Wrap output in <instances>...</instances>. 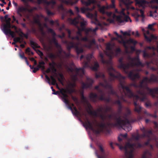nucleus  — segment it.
<instances>
[{"instance_id":"1","label":"nucleus","mask_w":158,"mask_h":158,"mask_svg":"<svg viewBox=\"0 0 158 158\" xmlns=\"http://www.w3.org/2000/svg\"><path fill=\"white\" fill-rule=\"evenodd\" d=\"M108 72L110 77V81H114L115 78L118 79L119 81V85L123 89H125L126 91V95L130 98H133L134 111L138 114V118L139 120L142 119L143 117L141 115V113L143 111L142 108L137 102L139 99H140L141 101H143L146 100L147 97L146 93L143 90H139L137 91V93L141 96L135 94L128 86L125 85L126 82L124 80L125 79V77L122 76L119 72H117L111 66L108 68Z\"/></svg>"},{"instance_id":"2","label":"nucleus","mask_w":158,"mask_h":158,"mask_svg":"<svg viewBox=\"0 0 158 158\" xmlns=\"http://www.w3.org/2000/svg\"><path fill=\"white\" fill-rule=\"evenodd\" d=\"M110 124L107 123H105L104 122H102L100 124H97V127H99V128L96 129L93 127L92 123L89 121L88 118H86V120L83 123V126L86 129H89L92 131L96 135H98L101 132H105L107 133H109L110 129L109 127Z\"/></svg>"},{"instance_id":"3","label":"nucleus","mask_w":158,"mask_h":158,"mask_svg":"<svg viewBox=\"0 0 158 158\" xmlns=\"http://www.w3.org/2000/svg\"><path fill=\"white\" fill-rule=\"evenodd\" d=\"M128 116L127 114H124L123 117L124 119H122L120 114L118 117H117V114H115L114 117L116 122L114 123H111V125L115 126L121 127L126 131H130L131 130L132 127L128 118Z\"/></svg>"},{"instance_id":"4","label":"nucleus","mask_w":158,"mask_h":158,"mask_svg":"<svg viewBox=\"0 0 158 158\" xmlns=\"http://www.w3.org/2000/svg\"><path fill=\"white\" fill-rule=\"evenodd\" d=\"M142 81L144 89L147 90L148 94L152 97H155L156 94H158V87L153 89L150 88L148 86V84L151 82L158 83V77L153 74H152L150 75V78H148L147 77H144Z\"/></svg>"},{"instance_id":"5","label":"nucleus","mask_w":158,"mask_h":158,"mask_svg":"<svg viewBox=\"0 0 158 158\" xmlns=\"http://www.w3.org/2000/svg\"><path fill=\"white\" fill-rule=\"evenodd\" d=\"M143 145L139 142L133 143H131L129 142H127L124 146L120 145L119 149L121 150H123L124 151L125 155L127 158H133L134 156L133 150L131 149L130 151H128V148L134 149V148H140L143 147Z\"/></svg>"},{"instance_id":"6","label":"nucleus","mask_w":158,"mask_h":158,"mask_svg":"<svg viewBox=\"0 0 158 158\" xmlns=\"http://www.w3.org/2000/svg\"><path fill=\"white\" fill-rule=\"evenodd\" d=\"M123 58H121L119 59V64L118 67L122 69L125 73L128 74V77L132 81H135L136 79L139 78L140 76L138 73H134L133 70L128 71V70L129 69V63H124L123 62Z\"/></svg>"},{"instance_id":"7","label":"nucleus","mask_w":158,"mask_h":158,"mask_svg":"<svg viewBox=\"0 0 158 158\" xmlns=\"http://www.w3.org/2000/svg\"><path fill=\"white\" fill-rule=\"evenodd\" d=\"M136 5V6L139 7V8H142V9H144L148 5L149 3L151 4V7L152 9H154V10H151L150 11V16H152L153 14L156 13V10L158 9V6L156 5H153V4L156 2L158 3V1H135Z\"/></svg>"},{"instance_id":"8","label":"nucleus","mask_w":158,"mask_h":158,"mask_svg":"<svg viewBox=\"0 0 158 158\" xmlns=\"http://www.w3.org/2000/svg\"><path fill=\"white\" fill-rule=\"evenodd\" d=\"M94 6H93V8L91 9L89 7L85 8L84 7H82L81 8H80V10L79 8L78 7L75 6V10L76 12L77 15V16L73 19H69V22L71 24L75 26L77 25L79 23V20L81 18V16L80 15H78V14L80 12L82 13L85 14L86 11L89 10H92L94 9Z\"/></svg>"},{"instance_id":"9","label":"nucleus","mask_w":158,"mask_h":158,"mask_svg":"<svg viewBox=\"0 0 158 158\" xmlns=\"http://www.w3.org/2000/svg\"><path fill=\"white\" fill-rule=\"evenodd\" d=\"M124 8H122L121 11H118L117 9H115V12L119 14L118 16H117L115 14L113 15V18H116V20L120 23L124 22H128L130 20V22H131L129 17L125 13Z\"/></svg>"},{"instance_id":"10","label":"nucleus","mask_w":158,"mask_h":158,"mask_svg":"<svg viewBox=\"0 0 158 158\" xmlns=\"http://www.w3.org/2000/svg\"><path fill=\"white\" fill-rule=\"evenodd\" d=\"M92 57L93 55L91 54H89L86 56L85 60L82 62L83 66V68L84 69L86 68H90L93 70L97 71L98 69L99 66L98 62H95L93 66L91 67L89 65L90 60Z\"/></svg>"},{"instance_id":"11","label":"nucleus","mask_w":158,"mask_h":158,"mask_svg":"<svg viewBox=\"0 0 158 158\" xmlns=\"http://www.w3.org/2000/svg\"><path fill=\"white\" fill-rule=\"evenodd\" d=\"M64 44H66L67 48L69 52L70 51L72 48H74L76 52L77 55L82 53L84 52L83 48L82 47L78 48V45L79 43L76 44H74V42L72 41H68L67 40H65L63 42Z\"/></svg>"},{"instance_id":"12","label":"nucleus","mask_w":158,"mask_h":158,"mask_svg":"<svg viewBox=\"0 0 158 158\" xmlns=\"http://www.w3.org/2000/svg\"><path fill=\"white\" fill-rule=\"evenodd\" d=\"M39 4L43 2L45 4V7L46 12L49 16L53 15L54 13L50 11V9H53L54 8L56 3V1H37Z\"/></svg>"},{"instance_id":"13","label":"nucleus","mask_w":158,"mask_h":158,"mask_svg":"<svg viewBox=\"0 0 158 158\" xmlns=\"http://www.w3.org/2000/svg\"><path fill=\"white\" fill-rule=\"evenodd\" d=\"M48 32L52 34L53 36V38L52 40V42L55 45L57 49V51L59 54H61L62 52V49L60 44H59L56 40L55 36L56 34L53 30L50 28L48 29Z\"/></svg>"},{"instance_id":"14","label":"nucleus","mask_w":158,"mask_h":158,"mask_svg":"<svg viewBox=\"0 0 158 158\" xmlns=\"http://www.w3.org/2000/svg\"><path fill=\"white\" fill-rule=\"evenodd\" d=\"M4 21L6 23L4 24L3 25V30L4 33L6 35L9 34L12 38L14 37L15 36V33L10 29V22L7 21L6 19H5Z\"/></svg>"},{"instance_id":"15","label":"nucleus","mask_w":158,"mask_h":158,"mask_svg":"<svg viewBox=\"0 0 158 158\" xmlns=\"http://www.w3.org/2000/svg\"><path fill=\"white\" fill-rule=\"evenodd\" d=\"M128 60L130 61L129 63V68L130 67H133L134 66H141L143 67L144 64H143L140 61L139 59L138 56L132 58L129 57L128 58Z\"/></svg>"},{"instance_id":"16","label":"nucleus","mask_w":158,"mask_h":158,"mask_svg":"<svg viewBox=\"0 0 158 158\" xmlns=\"http://www.w3.org/2000/svg\"><path fill=\"white\" fill-rule=\"evenodd\" d=\"M99 85L106 88L109 89V94L115 95L117 97H118V96L117 93L113 89L111 85L108 83L106 80L104 81V83L100 82L99 83Z\"/></svg>"},{"instance_id":"17","label":"nucleus","mask_w":158,"mask_h":158,"mask_svg":"<svg viewBox=\"0 0 158 158\" xmlns=\"http://www.w3.org/2000/svg\"><path fill=\"white\" fill-rule=\"evenodd\" d=\"M98 150L96 152V155L98 158H105L106 154L101 144L98 145Z\"/></svg>"},{"instance_id":"18","label":"nucleus","mask_w":158,"mask_h":158,"mask_svg":"<svg viewBox=\"0 0 158 158\" xmlns=\"http://www.w3.org/2000/svg\"><path fill=\"white\" fill-rule=\"evenodd\" d=\"M74 70L76 72V74L73 76V79L75 82L77 79V76H81L84 74V68H75Z\"/></svg>"},{"instance_id":"19","label":"nucleus","mask_w":158,"mask_h":158,"mask_svg":"<svg viewBox=\"0 0 158 158\" xmlns=\"http://www.w3.org/2000/svg\"><path fill=\"white\" fill-rule=\"evenodd\" d=\"M106 51H104L106 54L110 57H112L114 55V52L112 50L110 43H108L106 44Z\"/></svg>"},{"instance_id":"20","label":"nucleus","mask_w":158,"mask_h":158,"mask_svg":"<svg viewBox=\"0 0 158 158\" xmlns=\"http://www.w3.org/2000/svg\"><path fill=\"white\" fill-rule=\"evenodd\" d=\"M87 82H82L81 84L82 88L83 89H87L91 87L94 83L93 80L91 78L87 77Z\"/></svg>"},{"instance_id":"21","label":"nucleus","mask_w":158,"mask_h":158,"mask_svg":"<svg viewBox=\"0 0 158 158\" xmlns=\"http://www.w3.org/2000/svg\"><path fill=\"white\" fill-rule=\"evenodd\" d=\"M61 4H60L58 6V8L62 10H64V8L62 4H64L68 6H72L76 4L78 1H74V2H73V1H61Z\"/></svg>"},{"instance_id":"22","label":"nucleus","mask_w":158,"mask_h":158,"mask_svg":"<svg viewBox=\"0 0 158 158\" xmlns=\"http://www.w3.org/2000/svg\"><path fill=\"white\" fill-rule=\"evenodd\" d=\"M81 28L80 30L81 31H84L85 32L86 35H88L89 34V33L95 32L98 29V27H96L94 29H93L92 28H86L84 27H81Z\"/></svg>"},{"instance_id":"23","label":"nucleus","mask_w":158,"mask_h":158,"mask_svg":"<svg viewBox=\"0 0 158 158\" xmlns=\"http://www.w3.org/2000/svg\"><path fill=\"white\" fill-rule=\"evenodd\" d=\"M105 7L103 6L100 9V11L103 14H105L109 17H112L113 18V15L115 14L111 12H108L106 11Z\"/></svg>"},{"instance_id":"24","label":"nucleus","mask_w":158,"mask_h":158,"mask_svg":"<svg viewBox=\"0 0 158 158\" xmlns=\"http://www.w3.org/2000/svg\"><path fill=\"white\" fill-rule=\"evenodd\" d=\"M66 92L65 90L64 92L60 91V93L62 95L61 97L62 100L66 104H69V101L68 99V95L66 94Z\"/></svg>"},{"instance_id":"25","label":"nucleus","mask_w":158,"mask_h":158,"mask_svg":"<svg viewBox=\"0 0 158 158\" xmlns=\"http://www.w3.org/2000/svg\"><path fill=\"white\" fill-rule=\"evenodd\" d=\"M88 108L89 110L88 111V112L89 114L93 115L95 116H98V112L95 110H92L93 107L90 104H88Z\"/></svg>"},{"instance_id":"26","label":"nucleus","mask_w":158,"mask_h":158,"mask_svg":"<svg viewBox=\"0 0 158 158\" xmlns=\"http://www.w3.org/2000/svg\"><path fill=\"white\" fill-rule=\"evenodd\" d=\"M131 86H133L136 88H139L140 89H144L143 84L142 80L139 82V84H137L136 82L132 83L130 84Z\"/></svg>"},{"instance_id":"27","label":"nucleus","mask_w":158,"mask_h":158,"mask_svg":"<svg viewBox=\"0 0 158 158\" xmlns=\"http://www.w3.org/2000/svg\"><path fill=\"white\" fill-rule=\"evenodd\" d=\"M152 131L151 130H149L147 132H145L144 131H143V134L141 135V137L143 138H144L147 137L148 138H150L151 136L152 135Z\"/></svg>"},{"instance_id":"28","label":"nucleus","mask_w":158,"mask_h":158,"mask_svg":"<svg viewBox=\"0 0 158 158\" xmlns=\"http://www.w3.org/2000/svg\"><path fill=\"white\" fill-rule=\"evenodd\" d=\"M89 97L93 102H96L97 101L98 96L96 94L91 93L89 94Z\"/></svg>"},{"instance_id":"29","label":"nucleus","mask_w":158,"mask_h":158,"mask_svg":"<svg viewBox=\"0 0 158 158\" xmlns=\"http://www.w3.org/2000/svg\"><path fill=\"white\" fill-rule=\"evenodd\" d=\"M72 40H76L77 41L76 42H74V44H76L77 43H79V44L78 45V48H81L82 47V48H83L81 46L79 47V45H81V42H80V41H81V38H80L79 36L78 35H77L75 36H72L71 38L70 39Z\"/></svg>"},{"instance_id":"30","label":"nucleus","mask_w":158,"mask_h":158,"mask_svg":"<svg viewBox=\"0 0 158 158\" xmlns=\"http://www.w3.org/2000/svg\"><path fill=\"white\" fill-rule=\"evenodd\" d=\"M81 3L86 6H88L92 3L94 4L96 3L97 1H81Z\"/></svg>"},{"instance_id":"31","label":"nucleus","mask_w":158,"mask_h":158,"mask_svg":"<svg viewBox=\"0 0 158 158\" xmlns=\"http://www.w3.org/2000/svg\"><path fill=\"white\" fill-rule=\"evenodd\" d=\"M34 22L35 23L37 24L39 26L41 31H43V28L42 27V24L39 19H38L35 18L34 19Z\"/></svg>"},{"instance_id":"32","label":"nucleus","mask_w":158,"mask_h":158,"mask_svg":"<svg viewBox=\"0 0 158 158\" xmlns=\"http://www.w3.org/2000/svg\"><path fill=\"white\" fill-rule=\"evenodd\" d=\"M55 64L56 63L54 61H53L52 63H50L49 64V65L51 67V69L52 70L53 73H56L57 71L55 67Z\"/></svg>"},{"instance_id":"33","label":"nucleus","mask_w":158,"mask_h":158,"mask_svg":"<svg viewBox=\"0 0 158 158\" xmlns=\"http://www.w3.org/2000/svg\"><path fill=\"white\" fill-rule=\"evenodd\" d=\"M144 36L145 39L149 42H151L152 39H156V37L153 35H152L150 37L147 36L145 34H144Z\"/></svg>"},{"instance_id":"34","label":"nucleus","mask_w":158,"mask_h":158,"mask_svg":"<svg viewBox=\"0 0 158 158\" xmlns=\"http://www.w3.org/2000/svg\"><path fill=\"white\" fill-rule=\"evenodd\" d=\"M26 10V8L22 6L19 7L17 10V13L19 15L22 16L21 13L23 11H25Z\"/></svg>"},{"instance_id":"35","label":"nucleus","mask_w":158,"mask_h":158,"mask_svg":"<svg viewBox=\"0 0 158 158\" xmlns=\"http://www.w3.org/2000/svg\"><path fill=\"white\" fill-rule=\"evenodd\" d=\"M30 43L32 47L34 49H35V48H39L40 47V46L38 45V44L37 43L31 40L30 41Z\"/></svg>"},{"instance_id":"36","label":"nucleus","mask_w":158,"mask_h":158,"mask_svg":"<svg viewBox=\"0 0 158 158\" xmlns=\"http://www.w3.org/2000/svg\"><path fill=\"white\" fill-rule=\"evenodd\" d=\"M92 23H94L95 25L97 26H101V24L99 21L97 19V18L96 17L95 18V19L92 21Z\"/></svg>"},{"instance_id":"37","label":"nucleus","mask_w":158,"mask_h":158,"mask_svg":"<svg viewBox=\"0 0 158 158\" xmlns=\"http://www.w3.org/2000/svg\"><path fill=\"white\" fill-rule=\"evenodd\" d=\"M39 65H38V67H39V69L42 68V70H44L45 68V67L44 65L45 64V62L43 61H42L39 62Z\"/></svg>"},{"instance_id":"38","label":"nucleus","mask_w":158,"mask_h":158,"mask_svg":"<svg viewBox=\"0 0 158 158\" xmlns=\"http://www.w3.org/2000/svg\"><path fill=\"white\" fill-rule=\"evenodd\" d=\"M127 42L128 44H132L134 45H135L137 43V41L134 40L131 38H129L128 40H127Z\"/></svg>"},{"instance_id":"39","label":"nucleus","mask_w":158,"mask_h":158,"mask_svg":"<svg viewBox=\"0 0 158 158\" xmlns=\"http://www.w3.org/2000/svg\"><path fill=\"white\" fill-rule=\"evenodd\" d=\"M120 38L121 39V40L120 41H119V43L123 44V46L125 48H127V47L126 44H128V42H127V40H125L122 38Z\"/></svg>"},{"instance_id":"40","label":"nucleus","mask_w":158,"mask_h":158,"mask_svg":"<svg viewBox=\"0 0 158 158\" xmlns=\"http://www.w3.org/2000/svg\"><path fill=\"white\" fill-rule=\"evenodd\" d=\"M112 2V4L107 6V8H114L115 7V6L114 4L115 1H111Z\"/></svg>"},{"instance_id":"41","label":"nucleus","mask_w":158,"mask_h":158,"mask_svg":"<svg viewBox=\"0 0 158 158\" xmlns=\"http://www.w3.org/2000/svg\"><path fill=\"white\" fill-rule=\"evenodd\" d=\"M95 77L96 78L99 77L104 78H105V75L103 73H96L95 74Z\"/></svg>"},{"instance_id":"42","label":"nucleus","mask_w":158,"mask_h":158,"mask_svg":"<svg viewBox=\"0 0 158 158\" xmlns=\"http://www.w3.org/2000/svg\"><path fill=\"white\" fill-rule=\"evenodd\" d=\"M121 52V50L120 48H117L115 51V53H114V55H113V56H118V54L120 53Z\"/></svg>"},{"instance_id":"43","label":"nucleus","mask_w":158,"mask_h":158,"mask_svg":"<svg viewBox=\"0 0 158 158\" xmlns=\"http://www.w3.org/2000/svg\"><path fill=\"white\" fill-rule=\"evenodd\" d=\"M19 31H20V34H19V36L23 38V36H24L26 39H27L28 37V35L24 34L22 31H21L20 29H19Z\"/></svg>"},{"instance_id":"44","label":"nucleus","mask_w":158,"mask_h":158,"mask_svg":"<svg viewBox=\"0 0 158 158\" xmlns=\"http://www.w3.org/2000/svg\"><path fill=\"white\" fill-rule=\"evenodd\" d=\"M122 105H120L119 106H118V112L117 113L115 114H117V117H118L119 114H120H120L122 111Z\"/></svg>"},{"instance_id":"45","label":"nucleus","mask_w":158,"mask_h":158,"mask_svg":"<svg viewBox=\"0 0 158 158\" xmlns=\"http://www.w3.org/2000/svg\"><path fill=\"white\" fill-rule=\"evenodd\" d=\"M139 10L140 11L141 15H139L138 16V17H141L142 18V21H143V19L145 17L143 10V9H139Z\"/></svg>"},{"instance_id":"46","label":"nucleus","mask_w":158,"mask_h":158,"mask_svg":"<svg viewBox=\"0 0 158 158\" xmlns=\"http://www.w3.org/2000/svg\"><path fill=\"white\" fill-rule=\"evenodd\" d=\"M50 78L52 80V82L51 83L52 85H55L56 84V80L53 76H51L50 77Z\"/></svg>"},{"instance_id":"47","label":"nucleus","mask_w":158,"mask_h":158,"mask_svg":"<svg viewBox=\"0 0 158 158\" xmlns=\"http://www.w3.org/2000/svg\"><path fill=\"white\" fill-rule=\"evenodd\" d=\"M99 56L101 58V60L103 63L105 64L106 63V61L104 59V56L103 53L102 52L99 53Z\"/></svg>"},{"instance_id":"48","label":"nucleus","mask_w":158,"mask_h":158,"mask_svg":"<svg viewBox=\"0 0 158 158\" xmlns=\"http://www.w3.org/2000/svg\"><path fill=\"white\" fill-rule=\"evenodd\" d=\"M48 57L52 59H54L56 58V56L54 54L51 53L48 54Z\"/></svg>"},{"instance_id":"49","label":"nucleus","mask_w":158,"mask_h":158,"mask_svg":"<svg viewBox=\"0 0 158 158\" xmlns=\"http://www.w3.org/2000/svg\"><path fill=\"white\" fill-rule=\"evenodd\" d=\"M73 109L75 111V112L74 113V114L75 115H79L80 116H81V114L77 110V109L76 107H73Z\"/></svg>"},{"instance_id":"50","label":"nucleus","mask_w":158,"mask_h":158,"mask_svg":"<svg viewBox=\"0 0 158 158\" xmlns=\"http://www.w3.org/2000/svg\"><path fill=\"white\" fill-rule=\"evenodd\" d=\"M13 38H14L13 39L14 41L15 42H20V37H15V36Z\"/></svg>"},{"instance_id":"51","label":"nucleus","mask_w":158,"mask_h":158,"mask_svg":"<svg viewBox=\"0 0 158 158\" xmlns=\"http://www.w3.org/2000/svg\"><path fill=\"white\" fill-rule=\"evenodd\" d=\"M127 1H120L119 5L120 6L122 7V4H123L126 5V6H127L129 4H128L126 2Z\"/></svg>"},{"instance_id":"52","label":"nucleus","mask_w":158,"mask_h":158,"mask_svg":"<svg viewBox=\"0 0 158 158\" xmlns=\"http://www.w3.org/2000/svg\"><path fill=\"white\" fill-rule=\"evenodd\" d=\"M99 116L102 120V121L104 122L106 118V116L102 114H100Z\"/></svg>"},{"instance_id":"53","label":"nucleus","mask_w":158,"mask_h":158,"mask_svg":"<svg viewBox=\"0 0 158 158\" xmlns=\"http://www.w3.org/2000/svg\"><path fill=\"white\" fill-rule=\"evenodd\" d=\"M19 56L22 59L25 60L27 58L25 56L23 52H22V53H20L19 54Z\"/></svg>"},{"instance_id":"54","label":"nucleus","mask_w":158,"mask_h":158,"mask_svg":"<svg viewBox=\"0 0 158 158\" xmlns=\"http://www.w3.org/2000/svg\"><path fill=\"white\" fill-rule=\"evenodd\" d=\"M51 88L52 89V90L53 92L52 93V94L57 95L59 94V91H56L55 90L53 89V86L51 87Z\"/></svg>"},{"instance_id":"55","label":"nucleus","mask_w":158,"mask_h":158,"mask_svg":"<svg viewBox=\"0 0 158 158\" xmlns=\"http://www.w3.org/2000/svg\"><path fill=\"white\" fill-rule=\"evenodd\" d=\"M143 56L144 57H149V55L145 50H144L143 51Z\"/></svg>"},{"instance_id":"56","label":"nucleus","mask_w":158,"mask_h":158,"mask_svg":"<svg viewBox=\"0 0 158 158\" xmlns=\"http://www.w3.org/2000/svg\"><path fill=\"white\" fill-rule=\"evenodd\" d=\"M66 30L67 31L68 34V37L69 39H70L72 37V36L71 35V31L69 29H67Z\"/></svg>"},{"instance_id":"57","label":"nucleus","mask_w":158,"mask_h":158,"mask_svg":"<svg viewBox=\"0 0 158 158\" xmlns=\"http://www.w3.org/2000/svg\"><path fill=\"white\" fill-rule=\"evenodd\" d=\"M105 94H101L100 97L99 98V100L102 101H104L105 97L104 96Z\"/></svg>"},{"instance_id":"58","label":"nucleus","mask_w":158,"mask_h":158,"mask_svg":"<svg viewBox=\"0 0 158 158\" xmlns=\"http://www.w3.org/2000/svg\"><path fill=\"white\" fill-rule=\"evenodd\" d=\"M143 112L146 114L148 116H151V117H152V114H150L149 113H148L147 110H145V109H144L143 110Z\"/></svg>"},{"instance_id":"59","label":"nucleus","mask_w":158,"mask_h":158,"mask_svg":"<svg viewBox=\"0 0 158 158\" xmlns=\"http://www.w3.org/2000/svg\"><path fill=\"white\" fill-rule=\"evenodd\" d=\"M92 46L93 45H96L97 46V47L98 48V45H96V42H95V40L94 39H93L92 40H91L90 43H89Z\"/></svg>"},{"instance_id":"60","label":"nucleus","mask_w":158,"mask_h":158,"mask_svg":"<svg viewBox=\"0 0 158 158\" xmlns=\"http://www.w3.org/2000/svg\"><path fill=\"white\" fill-rule=\"evenodd\" d=\"M132 137L135 140H138L139 139L140 136L138 134L136 136L133 135Z\"/></svg>"},{"instance_id":"61","label":"nucleus","mask_w":158,"mask_h":158,"mask_svg":"<svg viewBox=\"0 0 158 158\" xmlns=\"http://www.w3.org/2000/svg\"><path fill=\"white\" fill-rule=\"evenodd\" d=\"M78 36L80 37H82V34L81 33V31L80 30V28H78V31L76 32Z\"/></svg>"},{"instance_id":"62","label":"nucleus","mask_w":158,"mask_h":158,"mask_svg":"<svg viewBox=\"0 0 158 158\" xmlns=\"http://www.w3.org/2000/svg\"><path fill=\"white\" fill-rule=\"evenodd\" d=\"M114 103L115 104H117L118 106L122 105L121 102L119 100H117L115 101L114 102Z\"/></svg>"},{"instance_id":"63","label":"nucleus","mask_w":158,"mask_h":158,"mask_svg":"<svg viewBox=\"0 0 158 158\" xmlns=\"http://www.w3.org/2000/svg\"><path fill=\"white\" fill-rule=\"evenodd\" d=\"M85 46L89 49H91L92 48L93 46L89 43V44H85Z\"/></svg>"},{"instance_id":"64","label":"nucleus","mask_w":158,"mask_h":158,"mask_svg":"<svg viewBox=\"0 0 158 158\" xmlns=\"http://www.w3.org/2000/svg\"><path fill=\"white\" fill-rule=\"evenodd\" d=\"M112 110V108L110 107L107 106L105 108V111L106 112L108 111H110Z\"/></svg>"}]
</instances>
